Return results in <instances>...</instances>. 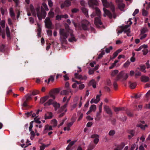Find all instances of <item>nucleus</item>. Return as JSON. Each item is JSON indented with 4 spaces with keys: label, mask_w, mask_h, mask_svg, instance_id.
I'll use <instances>...</instances> for the list:
<instances>
[{
    "label": "nucleus",
    "mask_w": 150,
    "mask_h": 150,
    "mask_svg": "<svg viewBox=\"0 0 150 150\" xmlns=\"http://www.w3.org/2000/svg\"><path fill=\"white\" fill-rule=\"evenodd\" d=\"M124 146L122 145L118 146L114 150H122Z\"/></svg>",
    "instance_id": "obj_48"
},
{
    "label": "nucleus",
    "mask_w": 150,
    "mask_h": 150,
    "mask_svg": "<svg viewBox=\"0 0 150 150\" xmlns=\"http://www.w3.org/2000/svg\"><path fill=\"white\" fill-rule=\"evenodd\" d=\"M54 80V77L53 76L51 75L50 76V77L48 79L47 83H49L51 81L52 82H53Z\"/></svg>",
    "instance_id": "obj_44"
},
{
    "label": "nucleus",
    "mask_w": 150,
    "mask_h": 150,
    "mask_svg": "<svg viewBox=\"0 0 150 150\" xmlns=\"http://www.w3.org/2000/svg\"><path fill=\"white\" fill-rule=\"evenodd\" d=\"M33 121H32L30 123V125L29 127V130L30 131H31L32 130V128L33 127Z\"/></svg>",
    "instance_id": "obj_59"
},
{
    "label": "nucleus",
    "mask_w": 150,
    "mask_h": 150,
    "mask_svg": "<svg viewBox=\"0 0 150 150\" xmlns=\"http://www.w3.org/2000/svg\"><path fill=\"white\" fill-rule=\"evenodd\" d=\"M53 116L52 113L51 112H47L45 114V120L51 119Z\"/></svg>",
    "instance_id": "obj_18"
},
{
    "label": "nucleus",
    "mask_w": 150,
    "mask_h": 150,
    "mask_svg": "<svg viewBox=\"0 0 150 150\" xmlns=\"http://www.w3.org/2000/svg\"><path fill=\"white\" fill-rule=\"evenodd\" d=\"M72 0H66L61 5V7L62 8H64L65 7H69L71 5V2L69 1Z\"/></svg>",
    "instance_id": "obj_11"
},
{
    "label": "nucleus",
    "mask_w": 150,
    "mask_h": 150,
    "mask_svg": "<svg viewBox=\"0 0 150 150\" xmlns=\"http://www.w3.org/2000/svg\"><path fill=\"white\" fill-rule=\"evenodd\" d=\"M74 76L76 78H77L81 80H82V76L81 75H79L78 73H75L74 74Z\"/></svg>",
    "instance_id": "obj_38"
},
{
    "label": "nucleus",
    "mask_w": 150,
    "mask_h": 150,
    "mask_svg": "<svg viewBox=\"0 0 150 150\" xmlns=\"http://www.w3.org/2000/svg\"><path fill=\"white\" fill-rule=\"evenodd\" d=\"M71 90L70 88H67L66 90H64L62 91L61 92V95H67L69 94V92H71Z\"/></svg>",
    "instance_id": "obj_23"
},
{
    "label": "nucleus",
    "mask_w": 150,
    "mask_h": 150,
    "mask_svg": "<svg viewBox=\"0 0 150 150\" xmlns=\"http://www.w3.org/2000/svg\"><path fill=\"white\" fill-rule=\"evenodd\" d=\"M103 10L104 12V14L103 15L104 17H105L106 15H107L110 18H112V14L109 11L105 8H103Z\"/></svg>",
    "instance_id": "obj_15"
},
{
    "label": "nucleus",
    "mask_w": 150,
    "mask_h": 150,
    "mask_svg": "<svg viewBox=\"0 0 150 150\" xmlns=\"http://www.w3.org/2000/svg\"><path fill=\"white\" fill-rule=\"evenodd\" d=\"M59 90L58 88H56L51 90L49 93V96L50 97L52 98L53 100L55 98V95L59 92Z\"/></svg>",
    "instance_id": "obj_8"
},
{
    "label": "nucleus",
    "mask_w": 150,
    "mask_h": 150,
    "mask_svg": "<svg viewBox=\"0 0 150 150\" xmlns=\"http://www.w3.org/2000/svg\"><path fill=\"white\" fill-rule=\"evenodd\" d=\"M48 15L50 17L53 18L54 16V12L50 11L49 12Z\"/></svg>",
    "instance_id": "obj_54"
},
{
    "label": "nucleus",
    "mask_w": 150,
    "mask_h": 150,
    "mask_svg": "<svg viewBox=\"0 0 150 150\" xmlns=\"http://www.w3.org/2000/svg\"><path fill=\"white\" fill-rule=\"evenodd\" d=\"M31 95H27L25 96L26 99L23 101V104L22 105L23 107H24L26 109H28L31 107V106L29 105L28 104V103L29 100L32 99L31 97Z\"/></svg>",
    "instance_id": "obj_6"
},
{
    "label": "nucleus",
    "mask_w": 150,
    "mask_h": 150,
    "mask_svg": "<svg viewBox=\"0 0 150 150\" xmlns=\"http://www.w3.org/2000/svg\"><path fill=\"white\" fill-rule=\"evenodd\" d=\"M113 49V47L112 46H110L109 47L105 49V52L106 53H110V51Z\"/></svg>",
    "instance_id": "obj_41"
},
{
    "label": "nucleus",
    "mask_w": 150,
    "mask_h": 150,
    "mask_svg": "<svg viewBox=\"0 0 150 150\" xmlns=\"http://www.w3.org/2000/svg\"><path fill=\"white\" fill-rule=\"evenodd\" d=\"M118 72V71L117 70H115L113 71L111 74V76H114L116 75Z\"/></svg>",
    "instance_id": "obj_43"
},
{
    "label": "nucleus",
    "mask_w": 150,
    "mask_h": 150,
    "mask_svg": "<svg viewBox=\"0 0 150 150\" xmlns=\"http://www.w3.org/2000/svg\"><path fill=\"white\" fill-rule=\"evenodd\" d=\"M131 18H130L129 19V20L127 21V23H129V25H125L124 26H122V29L123 30H124V29H129L128 28L132 24V22L131 21Z\"/></svg>",
    "instance_id": "obj_24"
},
{
    "label": "nucleus",
    "mask_w": 150,
    "mask_h": 150,
    "mask_svg": "<svg viewBox=\"0 0 150 150\" xmlns=\"http://www.w3.org/2000/svg\"><path fill=\"white\" fill-rule=\"evenodd\" d=\"M69 34H70L71 38L69 39V41L70 42H72L74 41L76 42V40L75 38L74 35L73 34L72 31L70 32Z\"/></svg>",
    "instance_id": "obj_20"
},
{
    "label": "nucleus",
    "mask_w": 150,
    "mask_h": 150,
    "mask_svg": "<svg viewBox=\"0 0 150 150\" xmlns=\"http://www.w3.org/2000/svg\"><path fill=\"white\" fill-rule=\"evenodd\" d=\"M5 50V46L4 45H1L0 47V51L1 52H4Z\"/></svg>",
    "instance_id": "obj_51"
},
{
    "label": "nucleus",
    "mask_w": 150,
    "mask_h": 150,
    "mask_svg": "<svg viewBox=\"0 0 150 150\" xmlns=\"http://www.w3.org/2000/svg\"><path fill=\"white\" fill-rule=\"evenodd\" d=\"M126 113L127 115L129 117H132L133 114L132 112L129 110H127L126 111Z\"/></svg>",
    "instance_id": "obj_60"
},
{
    "label": "nucleus",
    "mask_w": 150,
    "mask_h": 150,
    "mask_svg": "<svg viewBox=\"0 0 150 150\" xmlns=\"http://www.w3.org/2000/svg\"><path fill=\"white\" fill-rule=\"evenodd\" d=\"M49 96H46L41 98L40 99V102L41 103H43L49 98Z\"/></svg>",
    "instance_id": "obj_27"
},
{
    "label": "nucleus",
    "mask_w": 150,
    "mask_h": 150,
    "mask_svg": "<svg viewBox=\"0 0 150 150\" xmlns=\"http://www.w3.org/2000/svg\"><path fill=\"white\" fill-rule=\"evenodd\" d=\"M71 97V96H70L68 98H67V100L66 103L63 105L61 107V108H60V110H59V112H61L64 110H65V112H67V109H66V108L67 107V105L68 103L69 102V100H70Z\"/></svg>",
    "instance_id": "obj_10"
},
{
    "label": "nucleus",
    "mask_w": 150,
    "mask_h": 150,
    "mask_svg": "<svg viewBox=\"0 0 150 150\" xmlns=\"http://www.w3.org/2000/svg\"><path fill=\"white\" fill-rule=\"evenodd\" d=\"M34 120L35 122L36 123L40 124L41 123V121L39 120V119L37 117H35L34 119Z\"/></svg>",
    "instance_id": "obj_56"
},
{
    "label": "nucleus",
    "mask_w": 150,
    "mask_h": 150,
    "mask_svg": "<svg viewBox=\"0 0 150 150\" xmlns=\"http://www.w3.org/2000/svg\"><path fill=\"white\" fill-rule=\"evenodd\" d=\"M76 142V141H72L71 142L66 148V150H69L71 149L72 146Z\"/></svg>",
    "instance_id": "obj_26"
},
{
    "label": "nucleus",
    "mask_w": 150,
    "mask_h": 150,
    "mask_svg": "<svg viewBox=\"0 0 150 150\" xmlns=\"http://www.w3.org/2000/svg\"><path fill=\"white\" fill-rule=\"evenodd\" d=\"M9 13L10 15L13 20V21L15 20L16 19L15 13L14 12L13 9L12 7L11 8H10Z\"/></svg>",
    "instance_id": "obj_17"
},
{
    "label": "nucleus",
    "mask_w": 150,
    "mask_h": 150,
    "mask_svg": "<svg viewBox=\"0 0 150 150\" xmlns=\"http://www.w3.org/2000/svg\"><path fill=\"white\" fill-rule=\"evenodd\" d=\"M52 126H50L48 125H46L45 126V129L44 131V133H46L47 130H52Z\"/></svg>",
    "instance_id": "obj_25"
},
{
    "label": "nucleus",
    "mask_w": 150,
    "mask_h": 150,
    "mask_svg": "<svg viewBox=\"0 0 150 150\" xmlns=\"http://www.w3.org/2000/svg\"><path fill=\"white\" fill-rule=\"evenodd\" d=\"M64 78V80L65 81H66L67 80H68L69 79V78L68 76V74H66L64 75L63 76Z\"/></svg>",
    "instance_id": "obj_63"
},
{
    "label": "nucleus",
    "mask_w": 150,
    "mask_h": 150,
    "mask_svg": "<svg viewBox=\"0 0 150 150\" xmlns=\"http://www.w3.org/2000/svg\"><path fill=\"white\" fill-rule=\"evenodd\" d=\"M60 110V109L58 111V113H61L59 115V117H63V116L65 114V113L66 112H65V110H64L61 112H59V110Z\"/></svg>",
    "instance_id": "obj_47"
},
{
    "label": "nucleus",
    "mask_w": 150,
    "mask_h": 150,
    "mask_svg": "<svg viewBox=\"0 0 150 150\" xmlns=\"http://www.w3.org/2000/svg\"><path fill=\"white\" fill-rule=\"evenodd\" d=\"M95 83V81L94 79L91 80L88 83V85L89 86H91L93 84Z\"/></svg>",
    "instance_id": "obj_64"
},
{
    "label": "nucleus",
    "mask_w": 150,
    "mask_h": 150,
    "mask_svg": "<svg viewBox=\"0 0 150 150\" xmlns=\"http://www.w3.org/2000/svg\"><path fill=\"white\" fill-rule=\"evenodd\" d=\"M101 112L99 111V112H97L96 115V117H95V119L97 121H99L100 118V115Z\"/></svg>",
    "instance_id": "obj_31"
},
{
    "label": "nucleus",
    "mask_w": 150,
    "mask_h": 150,
    "mask_svg": "<svg viewBox=\"0 0 150 150\" xmlns=\"http://www.w3.org/2000/svg\"><path fill=\"white\" fill-rule=\"evenodd\" d=\"M90 25V23L87 20H83L81 22V25H77L76 24H74V25L75 27H78L80 29H82L84 30H88V27Z\"/></svg>",
    "instance_id": "obj_3"
},
{
    "label": "nucleus",
    "mask_w": 150,
    "mask_h": 150,
    "mask_svg": "<svg viewBox=\"0 0 150 150\" xmlns=\"http://www.w3.org/2000/svg\"><path fill=\"white\" fill-rule=\"evenodd\" d=\"M129 83L130 84L129 87L132 89L135 88L137 86V84L136 82L131 83L130 81Z\"/></svg>",
    "instance_id": "obj_28"
},
{
    "label": "nucleus",
    "mask_w": 150,
    "mask_h": 150,
    "mask_svg": "<svg viewBox=\"0 0 150 150\" xmlns=\"http://www.w3.org/2000/svg\"><path fill=\"white\" fill-rule=\"evenodd\" d=\"M46 12L43 9L42 7H41V12L40 13V15L41 16L42 18H45L46 16Z\"/></svg>",
    "instance_id": "obj_22"
},
{
    "label": "nucleus",
    "mask_w": 150,
    "mask_h": 150,
    "mask_svg": "<svg viewBox=\"0 0 150 150\" xmlns=\"http://www.w3.org/2000/svg\"><path fill=\"white\" fill-rule=\"evenodd\" d=\"M39 93V91L37 90H34L32 92L31 95L34 96L38 94Z\"/></svg>",
    "instance_id": "obj_58"
},
{
    "label": "nucleus",
    "mask_w": 150,
    "mask_h": 150,
    "mask_svg": "<svg viewBox=\"0 0 150 150\" xmlns=\"http://www.w3.org/2000/svg\"><path fill=\"white\" fill-rule=\"evenodd\" d=\"M116 2L118 4L119 8L122 10L125 7V5L122 3V0H116Z\"/></svg>",
    "instance_id": "obj_14"
},
{
    "label": "nucleus",
    "mask_w": 150,
    "mask_h": 150,
    "mask_svg": "<svg viewBox=\"0 0 150 150\" xmlns=\"http://www.w3.org/2000/svg\"><path fill=\"white\" fill-rule=\"evenodd\" d=\"M128 132L131 135L128 136L129 138L130 139L134 135V131L133 130H130L128 131Z\"/></svg>",
    "instance_id": "obj_29"
},
{
    "label": "nucleus",
    "mask_w": 150,
    "mask_h": 150,
    "mask_svg": "<svg viewBox=\"0 0 150 150\" xmlns=\"http://www.w3.org/2000/svg\"><path fill=\"white\" fill-rule=\"evenodd\" d=\"M88 4L90 7L93 8L94 6H97L98 2L96 0H89Z\"/></svg>",
    "instance_id": "obj_13"
},
{
    "label": "nucleus",
    "mask_w": 150,
    "mask_h": 150,
    "mask_svg": "<svg viewBox=\"0 0 150 150\" xmlns=\"http://www.w3.org/2000/svg\"><path fill=\"white\" fill-rule=\"evenodd\" d=\"M142 15L143 16H146L147 15V12L145 10L144 8H143L142 9Z\"/></svg>",
    "instance_id": "obj_52"
},
{
    "label": "nucleus",
    "mask_w": 150,
    "mask_h": 150,
    "mask_svg": "<svg viewBox=\"0 0 150 150\" xmlns=\"http://www.w3.org/2000/svg\"><path fill=\"white\" fill-rule=\"evenodd\" d=\"M124 109H125V108H121V107H119V108L115 107L114 108V110L116 112H117L120 110H124Z\"/></svg>",
    "instance_id": "obj_34"
},
{
    "label": "nucleus",
    "mask_w": 150,
    "mask_h": 150,
    "mask_svg": "<svg viewBox=\"0 0 150 150\" xmlns=\"http://www.w3.org/2000/svg\"><path fill=\"white\" fill-rule=\"evenodd\" d=\"M42 6L44 8L45 10L46 11H48L49 10V9L48 8L47 6V5L45 3H42Z\"/></svg>",
    "instance_id": "obj_57"
},
{
    "label": "nucleus",
    "mask_w": 150,
    "mask_h": 150,
    "mask_svg": "<svg viewBox=\"0 0 150 150\" xmlns=\"http://www.w3.org/2000/svg\"><path fill=\"white\" fill-rule=\"evenodd\" d=\"M48 4L49 7H51L53 6V4L51 0H47Z\"/></svg>",
    "instance_id": "obj_62"
},
{
    "label": "nucleus",
    "mask_w": 150,
    "mask_h": 150,
    "mask_svg": "<svg viewBox=\"0 0 150 150\" xmlns=\"http://www.w3.org/2000/svg\"><path fill=\"white\" fill-rule=\"evenodd\" d=\"M128 77V75L127 74L125 73L123 71L120 72L117 75L116 78V81H118L120 79H122L123 80H126Z\"/></svg>",
    "instance_id": "obj_7"
},
{
    "label": "nucleus",
    "mask_w": 150,
    "mask_h": 150,
    "mask_svg": "<svg viewBox=\"0 0 150 150\" xmlns=\"http://www.w3.org/2000/svg\"><path fill=\"white\" fill-rule=\"evenodd\" d=\"M99 135L96 134H93L91 137V138L94 139L93 140V142L96 144H97L99 142Z\"/></svg>",
    "instance_id": "obj_12"
},
{
    "label": "nucleus",
    "mask_w": 150,
    "mask_h": 150,
    "mask_svg": "<svg viewBox=\"0 0 150 150\" xmlns=\"http://www.w3.org/2000/svg\"><path fill=\"white\" fill-rule=\"evenodd\" d=\"M45 23L46 28H51L52 23L49 18L47 17L46 18Z\"/></svg>",
    "instance_id": "obj_9"
},
{
    "label": "nucleus",
    "mask_w": 150,
    "mask_h": 150,
    "mask_svg": "<svg viewBox=\"0 0 150 150\" xmlns=\"http://www.w3.org/2000/svg\"><path fill=\"white\" fill-rule=\"evenodd\" d=\"M137 127H140L143 129H144L146 127H147V125H144L140 123L137 124Z\"/></svg>",
    "instance_id": "obj_32"
},
{
    "label": "nucleus",
    "mask_w": 150,
    "mask_h": 150,
    "mask_svg": "<svg viewBox=\"0 0 150 150\" xmlns=\"http://www.w3.org/2000/svg\"><path fill=\"white\" fill-rule=\"evenodd\" d=\"M140 79L141 81L144 82H147L149 80V77L145 75L142 76Z\"/></svg>",
    "instance_id": "obj_21"
},
{
    "label": "nucleus",
    "mask_w": 150,
    "mask_h": 150,
    "mask_svg": "<svg viewBox=\"0 0 150 150\" xmlns=\"http://www.w3.org/2000/svg\"><path fill=\"white\" fill-rule=\"evenodd\" d=\"M95 71L93 69H90L88 71V74L89 75H91L93 74Z\"/></svg>",
    "instance_id": "obj_61"
},
{
    "label": "nucleus",
    "mask_w": 150,
    "mask_h": 150,
    "mask_svg": "<svg viewBox=\"0 0 150 150\" xmlns=\"http://www.w3.org/2000/svg\"><path fill=\"white\" fill-rule=\"evenodd\" d=\"M95 147V145L93 144H90L88 146V148L87 150H92Z\"/></svg>",
    "instance_id": "obj_42"
},
{
    "label": "nucleus",
    "mask_w": 150,
    "mask_h": 150,
    "mask_svg": "<svg viewBox=\"0 0 150 150\" xmlns=\"http://www.w3.org/2000/svg\"><path fill=\"white\" fill-rule=\"evenodd\" d=\"M130 62L129 60L127 61L124 64L123 66L124 67H127L130 64Z\"/></svg>",
    "instance_id": "obj_50"
},
{
    "label": "nucleus",
    "mask_w": 150,
    "mask_h": 150,
    "mask_svg": "<svg viewBox=\"0 0 150 150\" xmlns=\"http://www.w3.org/2000/svg\"><path fill=\"white\" fill-rule=\"evenodd\" d=\"M51 123L53 127H55L57 125V121L56 120L54 119L52 120Z\"/></svg>",
    "instance_id": "obj_33"
},
{
    "label": "nucleus",
    "mask_w": 150,
    "mask_h": 150,
    "mask_svg": "<svg viewBox=\"0 0 150 150\" xmlns=\"http://www.w3.org/2000/svg\"><path fill=\"white\" fill-rule=\"evenodd\" d=\"M81 10L86 17H88V11L86 8L84 7H82L81 8Z\"/></svg>",
    "instance_id": "obj_30"
},
{
    "label": "nucleus",
    "mask_w": 150,
    "mask_h": 150,
    "mask_svg": "<svg viewBox=\"0 0 150 150\" xmlns=\"http://www.w3.org/2000/svg\"><path fill=\"white\" fill-rule=\"evenodd\" d=\"M96 109V106L95 105H93L90 108V109L92 111L93 110H94Z\"/></svg>",
    "instance_id": "obj_53"
},
{
    "label": "nucleus",
    "mask_w": 150,
    "mask_h": 150,
    "mask_svg": "<svg viewBox=\"0 0 150 150\" xmlns=\"http://www.w3.org/2000/svg\"><path fill=\"white\" fill-rule=\"evenodd\" d=\"M65 29L66 30H68V32H72V30H70L69 26L67 24H66L65 25Z\"/></svg>",
    "instance_id": "obj_55"
},
{
    "label": "nucleus",
    "mask_w": 150,
    "mask_h": 150,
    "mask_svg": "<svg viewBox=\"0 0 150 150\" xmlns=\"http://www.w3.org/2000/svg\"><path fill=\"white\" fill-rule=\"evenodd\" d=\"M140 70L143 72H144V73H146V71L145 70L146 69V66L145 65H141L140 66Z\"/></svg>",
    "instance_id": "obj_37"
},
{
    "label": "nucleus",
    "mask_w": 150,
    "mask_h": 150,
    "mask_svg": "<svg viewBox=\"0 0 150 150\" xmlns=\"http://www.w3.org/2000/svg\"><path fill=\"white\" fill-rule=\"evenodd\" d=\"M71 120H72V121L70 122L67 124V127H70L75 121V120L73 119L72 118Z\"/></svg>",
    "instance_id": "obj_45"
},
{
    "label": "nucleus",
    "mask_w": 150,
    "mask_h": 150,
    "mask_svg": "<svg viewBox=\"0 0 150 150\" xmlns=\"http://www.w3.org/2000/svg\"><path fill=\"white\" fill-rule=\"evenodd\" d=\"M105 110L106 111V113L110 115H112V113L110 108L108 106L105 105L104 107Z\"/></svg>",
    "instance_id": "obj_19"
},
{
    "label": "nucleus",
    "mask_w": 150,
    "mask_h": 150,
    "mask_svg": "<svg viewBox=\"0 0 150 150\" xmlns=\"http://www.w3.org/2000/svg\"><path fill=\"white\" fill-rule=\"evenodd\" d=\"M114 82H113V86H114V89H115V90H116L117 89V83H116V82L117 81H116V79H115L114 80Z\"/></svg>",
    "instance_id": "obj_49"
},
{
    "label": "nucleus",
    "mask_w": 150,
    "mask_h": 150,
    "mask_svg": "<svg viewBox=\"0 0 150 150\" xmlns=\"http://www.w3.org/2000/svg\"><path fill=\"white\" fill-rule=\"evenodd\" d=\"M95 8V11L93 12L91 14V18L96 17L95 18L94 23L97 27H99L100 25L102 24L100 19L101 16V12L97 7H96Z\"/></svg>",
    "instance_id": "obj_1"
},
{
    "label": "nucleus",
    "mask_w": 150,
    "mask_h": 150,
    "mask_svg": "<svg viewBox=\"0 0 150 150\" xmlns=\"http://www.w3.org/2000/svg\"><path fill=\"white\" fill-rule=\"evenodd\" d=\"M30 9L31 12L32 13L33 15L36 17L37 15L38 19L39 20H42L41 16L40 15V7H38L36 8V11L35 10L33 6L31 4L30 6Z\"/></svg>",
    "instance_id": "obj_4"
},
{
    "label": "nucleus",
    "mask_w": 150,
    "mask_h": 150,
    "mask_svg": "<svg viewBox=\"0 0 150 150\" xmlns=\"http://www.w3.org/2000/svg\"><path fill=\"white\" fill-rule=\"evenodd\" d=\"M101 96L100 95H97L96 96V99H94V98L91 99L90 101L91 104H92L93 103H94L96 104L98 103L100 100V97Z\"/></svg>",
    "instance_id": "obj_16"
},
{
    "label": "nucleus",
    "mask_w": 150,
    "mask_h": 150,
    "mask_svg": "<svg viewBox=\"0 0 150 150\" xmlns=\"http://www.w3.org/2000/svg\"><path fill=\"white\" fill-rule=\"evenodd\" d=\"M70 32L64 29L60 28L59 30V34L60 35V40L64 42H66V39L69 36Z\"/></svg>",
    "instance_id": "obj_2"
},
{
    "label": "nucleus",
    "mask_w": 150,
    "mask_h": 150,
    "mask_svg": "<svg viewBox=\"0 0 150 150\" xmlns=\"http://www.w3.org/2000/svg\"><path fill=\"white\" fill-rule=\"evenodd\" d=\"M54 100L53 99H49L47 102L44 104V105L45 106H46L52 105L54 108L55 110L57 111L59 108L60 105L59 103L54 101Z\"/></svg>",
    "instance_id": "obj_5"
},
{
    "label": "nucleus",
    "mask_w": 150,
    "mask_h": 150,
    "mask_svg": "<svg viewBox=\"0 0 150 150\" xmlns=\"http://www.w3.org/2000/svg\"><path fill=\"white\" fill-rule=\"evenodd\" d=\"M29 142V140L28 139H27V141L26 142V145H25V144H23L22 145L21 144V146L22 147H26L28 146L31 145V143H29L28 144V143Z\"/></svg>",
    "instance_id": "obj_36"
},
{
    "label": "nucleus",
    "mask_w": 150,
    "mask_h": 150,
    "mask_svg": "<svg viewBox=\"0 0 150 150\" xmlns=\"http://www.w3.org/2000/svg\"><path fill=\"white\" fill-rule=\"evenodd\" d=\"M148 29L146 28H143L141 30V34H144L148 31Z\"/></svg>",
    "instance_id": "obj_39"
},
{
    "label": "nucleus",
    "mask_w": 150,
    "mask_h": 150,
    "mask_svg": "<svg viewBox=\"0 0 150 150\" xmlns=\"http://www.w3.org/2000/svg\"><path fill=\"white\" fill-rule=\"evenodd\" d=\"M115 133V132L114 130H111L109 131L108 134L110 136H114Z\"/></svg>",
    "instance_id": "obj_40"
},
{
    "label": "nucleus",
    "mask_w": 150,
    "mask_h": 150,
    "mask_svg": "<svg viewBox=\"0 0 150 150\" xmlns=\"http://www.w3.org/2000/svg\"><path fill=\"white\" fill-rule=\"evenodd\" d=\"M110 8L111 10L112 11L113 14L114 15H115V6L112 4L110 6Z\"/></svg>",
    "instance_id": "obj_46"
},
{
    "label": "nucleus",
    "mask_w": 150,
    "mask_h": 150,
    "mask_svg": "<svg viewBox=\"0 0 150 150\" xmlns=\"http://www.w3.org/2000/svg\"><path fill=\"white\" fill-rule=\"evenodd\" d=\"M6 30L7 36L8 37H10V30L9 29L8 27V26L6 27Z\"/></svg>",
    "instance_id": "obj_35"
}]
</instances>
